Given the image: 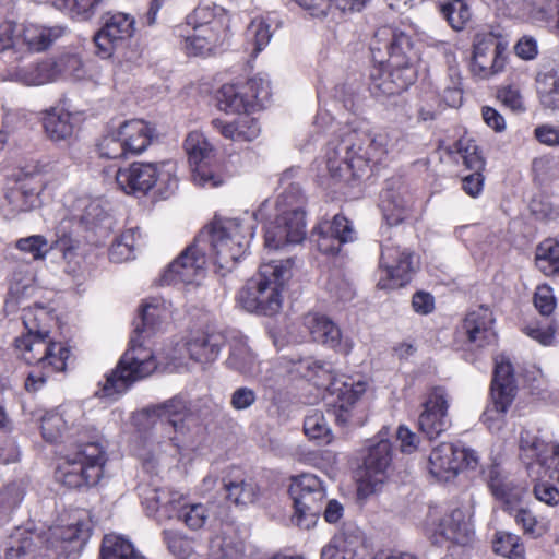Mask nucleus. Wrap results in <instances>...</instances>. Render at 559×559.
<instances>
[{"mask_svg":"<svg viewBox=\"0 0 559 559\" xmlns=\"http://www.w3.org/2000/svg\"><path fill=\"white\" fill-rule=\"evenodd\" d=\"M247 247L248 240L238 219H215L168 265L162 281L167 285L198 283L209 262L229 271Z\"/></svg>","mask_w":559,"mask_h":559,"instance_id":"obj_1","label":"nucleus"},{"mask_svg":"<svg viewBox=\"0 0 559 559\" xmlns=\"http://www.w3.org/2000/svg\"><path fill=\"white\" fill-rule=\"evenodd\" d=\"M67 419L59 413H46L41 418V435L49 442H71L73 449L59 465L56 477L69 488L96 485L103 474L106 452L94 429L82 423L66 428Z\"/></svg>","mask_w":559,"mask_h":559,"instance_id":"obj_2","label":"nucleus"},{"mask_svg":"<svg viewBox=\"0 0 559 559\" xmlns=\"http://www.w3.org/2000/svg\"><path fill=\"white\" fill-rule=\"evenodd\" d=\"M390 150V139L385 133L370 136L364 132L344 128L328 142L326 169L331 178L338 181L361 178L373 166L381 164Z\"/></svg>","mask_w":559,"mask_h":559,"instance_id":"obj_3","label":"nucleus"},{"mask_svg":"<svg viewBox=\"0 0 559 559\" xmlns=\"http://www.w3.org/2000/svg\"><path fill=\"white\" fill-rule=\"evenodd\" d=\"M370 50L374 62L379 63L370 72L369 91L374 97L400 95L413 83L412 40L407 34L391 26L380 27Z\"/></svg>","mask_w":559,"mask_h":559,"instance_id":"obj_4","label":"nucleus"},{"mask_svg":"<svg viewBox=\"0 0 559 559\" xmlns=\"http://www.w3.org/2000/svg\"><path fill=\"white\" fill-rule=\"evenodd\" d=\"M167 309L163 301L153 298L146 301L140 311V322L135 323V337L130 341L129 348L121 356L116 368L106 377L103 392L106 396L126 392L134 382L148 377L157 368L154 353L144 346L142 334L151 335L166 318Z\"/></svg>","mask_w":559,"mask_h":559,"instance_id":"obj_5","label":"nucleus"},{"mask_svg":"<svg viewBox=\"0 0 559 559\" xmlns=\"http://www.w3.org/2000/svg\"><path fill=\"white\" fill-rule=\"evenodd\" d=\"M48 317L44 307L23 310V323L26 333L15 338V348L28 365H37L45 372H29L25 380V389L35 392L43 386L46 377L63 371L70 350L63 344L52 342L49 331L41 322Z\"/></svg>","mask_w":559,"mask_h":559,"instance_id":"obj_6","label":"nucleus"},{"mask_svg":"<svg viewBox=\"0 0 559 559\" xmlns=\"http://www.w3.org/2000/svg\"><path fill=\"white\" fill-rule=\"evenodd\" d=\"M293 261L263 263L257 277L247 282L238 294L239 304L249 312L273 316L282 307L281 288L290 276Z\"/></svg>","mask_w":559,"mask_h":559,"instance_id":"obj_7","label":"nucleus"},{"mask_svg":"<svg viewBox=\"0 0 559 559\" xmlns=\"http://www.w3.org/2000/svg\"><path fill=\"white\" fill-rule=\"evenodd\" d=\"M305 195L297 185H290L276 201L277 215L264 235L265 247L280 249L300 243L306 237Z\"/></svg>","mask_w":559,"mask_h":559,"instance_id":"obj_8","label":"nucleus"},{"mask_svg":"<svg viewBox=\"0 0 559 559\" xmlns=\"http://www.w3.org/2000/svg\"><path fill=\"white\" fill-rule=\"evenodd\" d=\"M188 403L175 396L164 403L144 408L138 416L152 427V438L158 443L168 441V445L179 451L188 435L186 419L189 416Z\"/></svg>","mask_w":559,"mask_h":559,"instance_id":"obj_9","label":"nucleus"},{"mask_svg":"<svg viewBox=\"0 0 559 559\" xmlns=\"http://www.w3.org/2000/svg\"><path fill=\"white\" fill-rule=\"evenodd\" d=\"M117 185L127 194L146 193L154 186L163 198H168L178 188L176 164L173 162L133 163L116 175Z\"/></svg>","mask_w":559,"mask_h":559,"instance_id":"obj_10","label":"nucleus"},{"mask_svg":"<svg viewBox=\"0 0 559 559\" xmlns=\"http://www.w3.org/2000/svg\"><path fill=\"white\" fill-rule=\"evenodd\" d=\"M294 502L292 522L304 530L313 527L323 510L326 489L314 474L305 473L290 479L288 489Z\"/></svg>","mask_w":559,"mask_h":559,"instance_id":"obj_11","label":"nucleus"},{"mask_svg":"<svg viewBox=\"0 0 559 559\" xmlns=\"http://www.w3.org/2000/svg\"><path fill=\"white\" fill-rule=\"evenodd\" d=\"M508 60V41L493 33H478L473 40L471 71L474 76L487 80L501 73Z\"/></svg>","mask_w":559,"mask_h":559,"instance_id":"obj_12","label":"nucleus"},{"mask_svg":"<svg viewBox=\"0 0 559 559\" xmlns=\"http://www.w3.org/2000/svg\"><path fill=\"white\" fill-rule=\"evenodd\" d=\"M380 267L391 282L389 285L382 284V287H401L411 281L418 267V261L409 248L401 246L388 235L381 247Z\"/></svg>","mask_w":559,"mask_h":559,"instance_id":"obj_13","label":"nucleus"},{"mask_svg":"<svg viewBox=\"0 0 559 559\" xmlns=\"http://www.w3.org/2000/svg\"><path fill=\"white\" fill-rule=\"evenodd\" d=\"M477 465L478 455L474 450L452 443L435 447L428 459L430 474L441 481L454 478L463 467L475 468Z\"/></svg>","mask_w":559,"mask_h":559,"instance_id":"obj_14","label":"nucleus"},{"mask_svg":"<svg viewBox=\"0 0 559 559\" xmlns=\"http://www.w3.org/2000/svg\"><path fill=\"white\" fill-rule=\"evenodd\" d=\"M185 151L191 165L192 181L203 188H215L223 183L221 175L211 168L214 148L198 131L190 132L185 140Z\"/></svg>","mask_w":559,"mask_h":559,"instance_id":"obj_15","label":"nucleus"},{"mask_svg":"<svg viewBox=\"0 0 559 559\" xmlns=\"http://www.w3.org/2000/svg\"><path fill=\"white\" fill-rule=\"evenodd\" d=\"M134 17L126 13L106 15L102 28L94 36L97 55L107 59L124 47L134 34Z\"/></svg>","mask_w":559,"mask_h":559,"instance_id":"obj_16","label":"nucleus"},{"mask_svg":"<svg viewBox=\"0 0 559 559\" xmlns=\"http://www.w3.org/2000/svg\"><path fill=\"white\" fill-rule=\"evenodd\" d=\"M449 403V394L442 386H435L427 394L418 417V427L429 439L439 437L451 426Z\"/></svg>","mask_w":559,"mask_h":559,"instance_id":"obj_17","label":"nucleus"},{"mask_svg":"<svg viewBox=\"0 0 559 559\" xmlns=\"http://www.w3.org/2000/svg\"><path fill=\"white\" fill-rule=\"evenodd\" d=\"M304 324L314 342L343 355H348L353 350L352 338L344 336L340 326L328 316L308 313L304 318Z\"/></svg>","mask_w":559,"mask_h":559,"instance_id":"obj_18","label":"nucleus"},{"mask_svg":"<svg viewBox=\"0 0 559 559\" xmlns=\"http://www.w3.org/2000/svg\"><path fill=\"white\" fill-rule=\"evenodd\" d=\"M311 238L317 243L319 251L324 254H335L344 243L355 239V231L350 222L345 216L337 214L332 221L319 223L313 228Z\"/></svg>","mask_w":559,"mask_h":559,"instance_id":"obj_19","label":"nucleus"},{"mask_svg":"<svg viewBox=\"0 0 559 559\" xmlns=\"http://www.w3.org/2000/svg\"><path fill=\"white\" fill-rule=\"evenodd\" d=\"M380 206L385 222L382 234L386 235L393 226L409 217L412 200L399 180H391L381 194Z\"/></svg>","mask_w":559,"mask_h":559,"instance_id":"obj_20","label":"nucleus"},{"mask_svg":"<svg viewBox=\"0 0 559 559\" xmlns=\"http://www.w3.org/2000/svg\"><path fill=\"white\" fill-rule=\"evenodd\" d=\"M76 247L78 241L66 233L60 234V230L57 233V239L51 243L41 235H32L15 242L17 250L29 254L34 260H44L53 249L59 250L63 259L71 260Z\"/></svg>","mask_w":559,"mask_h":559,"instance_id":"obj_21","label":"nucleus"},{"mask_svg":"<svg viewBox=\"0 0 559 559\" xmlns=\"http://www.w3.org/2000/svg\"><path fill=\"white\" fill-rule=\"evenodd\" d=\"M139 495L148 515L156 516L157 521L163 519H174V511L182 501V496L159 487L140 486Z\"/></svg>","mask_w":559,"mask_h":559,"instance_id":"obj_22","label":"nucleus"},{"mask_svg":"<svg viewBox=\"0 0 559 559\" xmlns=\"http://www.w3.org/2000/svg\"><path fill=\"white\" fill-rule=\"evenodd\" d=\"M487 481L490 491L504 504L506 510L519 506L526 493V487L516 484L498 464L488 469Z\"/></svg>","mask_w":559,"mask_h":559,"instance_id":"obj_23","label":"nucleus"},{"mask_svg":"<svg viewBox=\"0 0 559 559\" xmlns=\"http://www.w3.org/2000/svg\"><path fill=\"white\" fill-rule=\"evenodd\" d=\"M492 311L484 306L469 311L463 322V330L469 343L477 347L488 345L496 340Z\"/></svg>","mask_w":559,"mask_h":559,"instance_id":"obj_24","label":"nucleus"},{"mask_svg":"<svg viewBox=\"0 0 559 559\" xmlns=\"http://www.w3.org/2000/svg\"><path fill=\"white\" fill-rule=\"evenodd\" d=\"M185 27L224 37L228 27V17L221 7L199 5L187 16Z\"/></svg>","mask_w":559,"mask_h":559,"instance_id":"obj_25","label":"nucleus"},{"mask_svg":"<svg viewBox=\"0 0 559 559\" xmlns=\"http://www.w3.org/2000/svg\"><path fill=\"white\" fill-rule=\"evenodd\" d=\"M225 364L228 369L248 378H258L260 374V361L245 336H234L230 340Z\"/></svg>","mask_w":559,"mask_h":559,"instance_id":"obj_26","label":"nucleus"},{"mask_svg":"<svg viewBox=\"0 0 559 559\" xmlns=\"http://www.w3.org/2000/svg\"><path fill=\"white\" fill-rule=\"evenodd\" d=\"M240 471L231 467L229 473L222 478L223 488L227 499L237 506L254 503L260 495V489L253 479H243L238 475Z\"/></svg>","mask_w":559,"mask_h":559,"instance_id":"obj_27","label":"nucleus"},{"mask_svg":"<svg viewBox=\"0 0 559 559\" xmlns=\"http://www.w3.org/2000/svg\"><path fill=\"white\" fill-rule=\"evenodd\" d=\"M225 343L219 332H200L187 342V350L191 359L201 364L214 361Z\"/></svg>","mask_w":559,"mask_h":559,"instance_id":"obj_28","label":"nucleus"},{"mask_svg":"<svg viewBox=\"0 0 559 559\" xmlns=\"http://www.w3.org/2000/svg\"><path fill=\"white\" fill-rule=\"evenodd\" d=\"M118 131L128 154H140L151 144L153 130L143 120L124 121Z\"/></svg>","mask_w":559,"mask_h":559,"instance_id":"obj_29","label":"nucleus"},{"mask_svg":"<svg viewBox=\"0 0 559 559\" xmlns=\"http://www.w3.org/2000/svg\"><path fill=\"white\" fill-rule=\"evenodd\" d=\"M67 33L61 25L44 26L28 24L22 32V41L29 51H44Z\"/></svg>","mask_w":559,"mask_h":559,"instance_id":"obj_30","label":"nucleus"},{"mask_svg":"<svg viewBox=\"0 0 559 559\" xmlns=\"http://www.w3.org/2000/svg\"><path fill=\"white\" fill-rule=\"evenodd\" d=\"M440 533L449 540L459 544H468L474 535L466 513L460 508L453 509L440 523Z\"/></svg>","mask_w":559,"mask_h":559,"instance_id":"obj_31","label":"nucleus"},{"mask_svg":"<svg viewBox=\"0 0 559 559\" xmlns=\"http://www.w3.org/2000/svg\"><path fill=\"white\" fill-rule=\"evenodd\" d=\"M510 14L546 21L555 14L556 1L552 0H504Z\"/></svg>","mask_w":559,"mask_h":559,"instance_id":"obj_32","label":"nucleus"},{"mask_svg":"<svg viewBox=\"0 0 559 559\" xmlns=\"http://www.w3.org/2000/svg\"><path fill=\"white\" fill-rule=\"evenodd\" d=\"M38 539L34 533L16 528L7 542L4 559H35Z\"/></svg>","mask_w":559,"mask_h":559,"instance_id":"obj_33","label":"nucleus"},{"mask_svg":"<svg viewBox=\"0 0 559 559\" xmlns=\"http://www.w3.org/2000/svg\"><path fill=\"white\" fill-rule=\"evenodd\" d=\"M217 102L221 110L233 114L247 112L252 107L243 84L223 85L218 91Z\"/></svg>","mask_w":559,"mask_h":559,"instance_id":"obj_34","label":"nucleus"},{"mask_svg":"<svg viewBox=\"0 0 559 559\" xmlns=\"http://www.w3.org/2000/svg\"><path fill=\"white\" fill-rule=\"evenodd\" d=\"M57 64L55 61L45 60L38 63L17 67L13 76L16 81L26 85H41L57 79Z\"/></svg>","mask_w":559,"mask_h":559,"instance_id":"obj_35","label":"nucleus"},{"mask_svg":"<svg viewBox=\"0 0 559 559\" xmlns=\"http://www.w3.org/2000/svg\"><path fill=\"white\" fill-rule=\"evenodd\" d=\"M41 185L36 178L29 177L20 181L16 189L8 195L10 203L20 212L35 209L39 201L38 195Z\"/></svg>","mask_w":559,"mask_h":559,"instance_id":"obj_36","label":"nucleus"},{"mask_svg":"<svg viewBox=\"0 0 559 559\" xmlns=\"http://www.w3.org/2000/svg\"><path fill=\"white\" fill-rule=\"evenodd\" d=\"M187 27L180 25L176 27V34L183 38L185 50L189 55H203L211 51L224 37L205 32L191 29V33L186 29Z\"/></svg>","mask_w":559,"mask_h":559,"instance_id":"obj_37","label":"nucleus"},{"mask_svg":"<svg viewBox=\"0 0 559 559\" xmlns=\"http://www.w3.org/2000/svg\"><path fill=\"white\" fill-rule=\"evenodd\" d=\"M391 443L385 439H380L368 447V453L364 457L366 473L370 477L383 475L391 464Z\"/></svg>","mask_w":559,"mask_h":559,"instance_id":"obj_38","label":"nucleus"},{"mask_svg":"<svg viewBox=\"0 0 559 559\" xmlns=\"http://www.w3.org/2000/svg\"><path fill=\"white\" fill-rule=\"evenodd\" d=\"M44 129L52 141H61L73 133L72 116L62 108H52L47 111L43 120Z\"/></svg>","mask_w":559,"mask_h":559,"instance_id":"obj_39","label":"nucleus"},{"mask_svg":"<svg viewBox=\"0 0 559 559\" xmlns=\"http://www.w3.org/2000/svg\"><path fill=\"white\" fill-rule=\"evenodd\" d=\"M536 91L543 108L559 110V73L549 71L539 73L536 78Z\"/></svg>","mask_w":559,"mask_h":559,"instance_id":"obj_40","label":"nucleus"},{"mask_svg":"<svg viewBox=\"0 0 559 559\" xmlns=\"http://www.w3.org/2000/svg\"><path fill=\"white\" fill-rule=\"evenodd\" d=\"M516 386L513 378V367L509 357L498 355L495 358V371L491 383V393L499 392L502 395L515 397Z\"/></svg>","mask_w":559,"mask_h":559,"instance_id":"obj_41","label":"nucleus"},{"mask_svg":"<svg viewBox=\"0 0 559 559\" xmlns=\"http://www.w3.org/2000/svg\"><path fill=\"white\" fill-rule=\"evenodd\" d=\"M295 371L317 386H328L332 381L330 365L312 358L299 359Z\"/></svg>","mask_w":559,"mask_h":559,"instance_id":"obj_42","label":"nucleus"},{"mask_svg":"<svg viewBox=\"0 0 559 559\" xmlns=\"http://www.w3.org/2000/svg\"><path fill=\"white\" fill-rule=\"evenodd\" d=\"M536 266L547 276H559V242L545 239L536 249Z\"/></svg>","mask_w":559,"mask_h":559,"instance_id":"obj_43","label":"nucleus"},{"mask_svg":"<svg viewBox=\"0 0 559 559\" xmlns=\"http://www.w3.org/2000/svg\"><path fill=\"white\" fill-rule=\"evenodd\" d=\"M492 403L483 413V423L490 431H499L504 425L506 414L514 397L502 395L499 392L491 393Z\"/></svg>","mask_w":559,"mask_h":559,"instance_id":"obj_44","label":"nucleus"},{"mask_svg":"<svg viewBox=\"0 0 559 559\" xmlns=\"http://www.w3.org/2000/svg\"><path fill=\"white\" fill-rule=\"evenodd\" d=\"M440 10L454 31H462L472 19L469 0H444Z\"/></svg>","mask_w":559,"mask_h":559,"instance_id":"obj_45","label":"nucleus"},{"mask_svg":"<svg viewBox=\"0 0 559 559\" xmlns=\"http://www.w3.org/2000/svg\"><path fill=\"white\" fill-rule=\"evenodd\" d=\"M100 555L102 559H145L129 540L117 535L104 537Z\"/></svg>","mask_w":559,"mask_h":559,"instance_id":"obj_46","label":"nucleus"},{"mask_svg":"<svg viewBox=\"0 0 559 559\" xmlns=\"http://www.w3.org/2000/svg\"><path fill=\"white\" fill-rule=\"evenodd\" d=\"M75 213L73 216L79 221L80 224L86 228H95L106 217V213L103 210L99 201L92 200L90 198H80L75 202Z\"/></svg>","mask_w":559,"mask_h":559,"instance_id":"obj_47","label":"nucleus"},{"mask_svg":"<svg viewBox=\"0 0 559 559\" xmlns=\"http://www.w3.org/2000/svg\"><path fill=\"white\" fill-rule=\"evenodd\" d=\"M174 519L182 522L188 528L192 531L200 530L204 526L209 519V510L202 503H185L183 500L177 506L174 511Z\"/></svg>","mask_w":559,"mask_h":559,"instance_id":"obj_48","label":"nucleus"},{"mask_svg":"<svg viewBox=\"0 0 559 559\" xmlns=\"http://www.w3.org/2000/svg\"><path fill=\"white\" fill-rule=\"evenodd\" d=\"M356 543L355 538L345 534L334 535L322 548L321 559H355L357 555Z\"/></svg>","mask_w":559,"mask_h":559,"instance_id":"obj_49","label":"nucleus"},{"mask_svg":"<svg viewBox=\"0 0 559 559\" xmlns=\"http://www.w3.org/2000/svg\"><path fill=\"white\" fill-rule=\"evenodd\" d=\"M520 453L523 460L528 464L533 461L544 464L547 459L548 444L528 430H522L520 433Z\"/></svg>","mask_w":559,"mask_h":559,"instance_id":"obj_50","label":"nucleus"},{"mask_svg":"<svg viewBox=\"0 0 559 559\" xmlns=\"http://www.w3.org/2000/svg\"><path fill=\"white\" fill-rule=\"evenodd\" d=\"M366 391V383L362 381L345 382L341 389L338 414L336 420L345 424L348 421L349 408L361 397Z\"/></svg>","mask_w":559,"mask_h":559,"instance_id":"obj_51","label":"nucleus"},{"mask_svg":"<svg viewBox=\"0 0 559 559\" xmlns=\"http://www.w3.org/2000/svg\"><path fill=\"white\" fill-rule=\"evenodd\" d=\"M24 488L19 483L7 485L0 490V526L7 523L12 511L22 502Z\"/></svg>","mask_w":559,"mask_h":559,"instance_id":"obj_52","label":"nucleus"},{"mask_svg":"<svg viewBox=\"0 0 559 559\" xmlns=\"http://www.w3.org/2000/svg\"><path fill=\"white\" fill-rule=\"evenodd\" d=\"M163 539L169 552L178 559H189L194 554L193 539L179 531H163Z\"/></svg>","mask_w":559,"mask_h":559,"instance_id":"obj_53","label":"nucleus"},{"mask_svg":"<svg viewBox=\"0 0 559 559\" xmlns=\"http://www.w3.org/2000/svg\"><path fill=\"white\" fill-rule=\"evenodd\" d=\"M121 140L118 129L107 132L96 145L99 156L107 159L126 157L128 153Z\"/></svg>","mask_w":559,"mask_h":559,"instance_id":"obj_54","label":"nucleus"},{"mask_svg":"<svg viewBox=\"0 0 559 559\" xmlns=\"http://www.w3.org/2000/svg\"><path fill=\"white\" fill-rule=\"evenodd\" d=\"M508 511L514 516L516 524L521 525L524 533L531 537L537 538L546 533L547 526L539 522L530 510L515 506Z\"/></svg>","mask_w":559,"mask_h":559,"instance_id":"obj_55","label":"nucleus"},{"mask_svg":"<svg viewBox=\"0 0 559 559\" xmlns=\"http://www.w3.org/2000/svg\"><path fill=\"white\" fill-rule=\"evenodd\" d=\"M493 550L510 559H523L524 556V547L520 543V537L511 533H497Z\"/></svg>","mask_w":559,"mask_h":559,"instance_id":"obj_56","label":"nucleus"},{"mask_svg":"<svg viewBox=\"0 0 559 559\" xmlns=\"http://www.w3.org/2000/svg\"><path fill=\"white\" fill-rule=\"evenodd\" d=\"M135 229H128L120 235L109 249V258L114 262H122L132 258L136 245Z\"/></svg>","mask_w":559,"mask_h":559,"instance_id":"obj_57","label":"nucleus"},{"mask_svg":"<svg viewBox=\"0 0 559 559\" xmlns=\"http://www.w3.org/2000/svg\"><path fill=\"white\" fill-rule=\"evenodd\" d=\"M272 33L270 25L263 19H254L246 31V38L252 43L254 52H260L270 43Z\"/></svg>","mask_w":559,"mask_h":559,"instance_id":"obj_58","label":"nucleus"},{"mask_svg":"<svg viewBox=\"0 0 559 559\" xmlns=\"http://www.w3.org/2000/svg\"><path fill=\"white\" fill-rule=\"evenodd\" d=\"M456 151L462 158L463 164L468 169L480 171L484 168L485 160L479 154L477 145L473 141H457Z\"/></svg>","mask_w":559,"mask_h":559,"instance_id":"obj_59","label":"nucleus"},{"mask_svg":"<svg viewBox=\"0 0 559 559\" xmlns=\"http://www.w3.org/2000/svg\"><path fill=\"white\" fill-rule=\"evenodd\" d=\"M103 0H51L52 4L60 11L72 16L87 17L94 8Z\"/></svg>","mask_w":559,"mask_h":559,"instance_id":"obj_60","label":"nucleus"},{"mask_svg":"<svg viewBox=\"0 0 559 559\" xmlns=\"http://www.w3.org/2000/svg\"><path fill=\"white\" fill-rule=\"evenodd\" d=\"M245 91L249 93L251 105L254 102H267L271 96V83L267 76L255 75L243 84Z\"/></svg>","mask_w":559,"mask_h":559,"instance_id":"obj_61","label":"nucleus"},{"mask_svg":"<svg viewBox=\"0 0 559 559\" xmlns=\"http://www.w3.org/2000/svg\"><path fill=\"white\" fill-rule=\"evenodd\" d=\"M304 431L310 439H325L329 435V427L324 415L314 411L307 415L304 420Z\"/></svg>","mask_w":559,"mask_h":559,"instance_id":"obj_62","label":"nucleus"},{"mask_svg":"<svg viewBox=\"0 0 559 559\" xmlns=\"http://www.w3.org/2000/svg\"><path fill=\"white\" fill-rule=\"evenodd\" d=\"M498 99L514 112H524V98L519 87L513 85L503 86L498 91Z\"/></svg>","mask_w":559,"mask_h":559,"instance_id":"obj_63","label":"nucleus"},{"mask_svg":"<svg viewBox=\"0 0 559 559\" xmlns=\"http://www.w3.org/2000/svg\"><path fill=\"white\" fill-rule=\"evenodd\" d=\"M326 289L331 297L337 301H349L355 296V290L352 284L341 276H333L330 278Z\"/></svg>","mask_w":559,"mask_h":559,"instance_id":"obj_64","label":"nucleus"}]
</instances>
